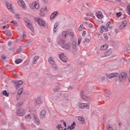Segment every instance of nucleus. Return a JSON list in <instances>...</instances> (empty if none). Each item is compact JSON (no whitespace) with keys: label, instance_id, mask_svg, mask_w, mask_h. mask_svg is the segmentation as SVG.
Returning a JSON list of instances; mask_svg holds the SVG:
<instances>
[{"label":"nucleus","instance_id":"nucleus-1","mask_svg":"<svg viewBox=\"0 0 130 130\" xmlns=\"http://www.w3.org/2000/svg\"><path fill=\"white\" fill-rule=\"evenodd\" d=\"M81 42H82V38H79L78 39V44H77V41H74L72 42L71 44L72 49L73 50V55H76L78 53V48L77 46L78 45L80 46L81 44Z\"/></svg>","mask_w":130,"mask_h":130},{"label":"nucleus","instance_id":"nucleus-2","mask_svg":"<svg viewBox=\"0 0 130 130\" xmlns=\"http://www.w3.org/2000/svg\"><path fill=\"white\" fill-rule=\"evenodd\" d=\"M34 118V121L35 123L37 124H39L40 123V120L38 118V117L36 115L32 114H28L24 116L25 119H31Z\"/></svg>","mask_w":130,"mask_h":130},{"label":"nucleus","instance_id":"nucleus-3","mask_svg":"<svg viewBox=\"0 0 130 130\" xmlns=\"http://www.w3.org/2000/svg\"><path fill=\"white\" fill-rule=\"evenodd\" d=\"M23 21L25 22V25L26 26L27 28L33 32L34 31V28H33V25H32V24H31V21L29 20V19L24 18L23 19Z\"/></svg>","mask_w":130,"mask_h":130},{"label":"nucleus","instance_id":"nucleus-4","mask_svg":"<svg viewBox=\"0 0 130 130\" xmlns=\"http://www.w3.org/2000/svg\"><path fill=\"white\" fill-rule=\"evenodd\" d=\"M111 22H107L106 25H102L101 26V30L100 31V33H103V32H108V27L110 26Z\"/></svg>","mask_w":130,"mask_h":130},{"label":"nucleus","instance_id":"nucleus-5","mask_svg":"<svg viewBox=\"0 0 130 130\" xmlns=\"http://www.w3.org/2000/svg\"><path fill=\"white\" fill-rule=\"evenodd\" d=\"M34 21L36 23H38L40 26H42L43 27L45 26V22L40 19V18L34 17Z\"/></svg>","mask_w":130,"mask_h":130},{"label":"nucleus","instance_id":"nucleus-6","mask_svg":"<svg viewBox=\"0 0 130 130\" xmlns=\"http://www.w3.org/2000/svg\"><path fill=\"white\" fill-rule=\"evenodd\" d=\"M78 106L79 108H81V109H84V108L89 109L90 108V103H80Z\"/></svg>","mask_w":130,"mask_h":130},{"label":"nucleus","instance_id":"nucleus-7","mask_svg":"<svg viewBox=\"0 0 130 130\" xmlns=\"http://www.w3.org/2000/svg\"><path fill=\"white\" fill-rule=\"evenodd\" d=\"M126 78H127V75H126V73L125 72H122L118 76V80L120 81H124L125 79H126Z\"/></svg>","mask_w":130,"mask_h":130},{"label":"nucleus","instance_id":"nucleus-8","mask_svg":"<svg viewBox=\"0 0 130 130\" xmlns=\"http://www.w3.org/2000/svg\"><path fill=\"white\" fill-rule=\"evenodd\" d=\"M16 114L18 116H24V115H25V110L23 108L18 109Z\"/></svg>","mask_w":130,"mask_h":130},{"label":"nucleus","instance_id":"nucleus-9","mask_svg":"<svg viewBox=\"0 0 130 130\" xmlns=\"http://www.w3.org/2000/svg\"><path fill=\"white\" fill-rule=\"evenodd\" d=\"M107 77L108 79H112V78H117L119 76L118 73H112L106 74Z\"/></svg>","mask_w":130,"mask_h":130},{"label":"nucleus","instance_id":"nucleus-10","mask_svg":"<svg viewBox=\"0 0 130 130\" xmlns=\"http://www.w3.org/2000/svg\"><path fill=\"white\" fill-rule=\"evenodd\" d=\"M61 47L63 49L71 50V49L72 48V45L70 43H67L66 44L65 43L64 44L62 45Z\"/></svg>","mask_w":130,"mask_h":130},{"label":"nucleus","instance_id":"nucleus-11","mask_svg":"<svg viewBox=\"0 0 130 130\" xmlns=\"http://www.w3.org/2000/svg\"><path fill=\"white\" fill-rule=\"evenodd\" d=\"M84 94H85V91H81L80 95H81V98H82V99L86 100V101H90L91 100V98L85 95Z\"/></svg>","mask_w":130,"mask_h":130},{"label":"nucleus","instance_id":"nucleus-12","mask_svg":"<svg viewBox=\"0 0 130 130\" xmlns=\"http://www.w3.org/2000/svg\"><path fill=\"white\" fill-rule=\"evenodd\" d=\"M18 4L20 7H21L22 9L24 10H26V4H25V2L23 0H18Z\"/></svg>","mask_w":130,"mask_h":130},{"label":"nucleus","instance_id":"nucleus-13","mask_svg":"<svg viewBox=\"0 0 130 130\" xmlns=\"http://www.w3.org/2000/svg\"><path fill=\"white\" fill-rule=\"evenodd\" d=\"M59 57L60 59L62 60V61H63V62H67V60H68V58L64 55V53L59 54Z\"/></svg>","mask_w":130,"mask_h":130},{"label":"nucleus","instance_id":"nucleus-14","mask_svg":"<svg viewBox=\"0 0 130 130\" xmlns=\"http://www.w3.org/2000/svg\"><path fill=\"white\" fill-rule=\"evenodd\" d=\"M30 9H36L38 10L39 9V4L37 3H33L32 4L29 5Z\"/></svg>","mask_w":130,"mask_h":130},{"label":"nucleus","instance_id":"nucleus-15","mask_svg":"<svg viewBox=\"0 0 130 130\" xmlns=\"http://www.w3.org/2000/svg\"><path fill=\"white\" fill-rule=\"evenodd\" d=\"M95 16L98 19H102L103 18V14H102V12L99 10L96 11Z\"/></svg>","mask_w":130,"mask_h":130},{"label":"nucleus","instance_id":"nucleus-16","mask_svg":"<svg viewBox=\"0 0 130 130\" xmlns=\"http://www.w3.org/2000/svg\"><path fill=\"white\" fill-rule=\"evenodd\" d=\"M6 5L8 10H9L10 12H12V11H13V5L11 3H9L8 2H6Z\"/></svg>","mask_w":130,"mask_h":130},{"label":"nucleus","instance_id":"nucleus-17","mask_svg":"<svg viewBox=\"0 0 130 130\" xmlns=\"http://www.w3.org/2000/svg\"><path fill=\"white\" fill-rule=\"evenodd\" d=\"M69 35H70V31L69 30L63 31L62 32V38H66V37H68V36H69Z\"/></svg>","mask_w":130,"mask_h":130},{"label":"nucleus","instance_id":"nucleus-18","mask_svg":"<svg viewBox=\"0 0 130 130\" xmlns=\"http://www.w3.org/2000/svg\"><path fill=\"white\" fill-rule=\"evenodd\" d=\"M13 83L16 89H19L20 86L23 84V82H14Z\"/></svg>","mask_w":130,"mask_h":130},{"label":"nucleus","instance_id":"nucleus-19","mask_svg":"<svg viewBox=\"0 0 130 130\" xmlns=\"http://www.w3.org/2000/svg\"><path fill=\"white\" fill-rule=\"evenodd\" d=\"M48 61L50 64L53 65L55 64V61H54V58L52 57H49V59L48 60Z\"/></svg>","mask_w":130,"mask_h":130},{"label":"nucleus","instance_id":"nucleus-20","mask_svg":"<svg viewBox=\"0 0 130 130\" xmlns=\"http://www.w3.org/2000/svg\"><path fill=\"white\" fill-rule=\"evenodd\" d=\"M126 24H127L126 20H123L122 24L119 26V29H123L126 26Z\"/></svg>","mask_w":130,"mask_h":130},{"label":"nucleus","instance_id":"nucleus-21","mask_svg":"<svg viewBox=\"0 0 130 130\" xmlns=\"http://www.w3.org/2000/svg\"><path fill=\"white\" fill-rule=\"evenodd\" d=\"M46 116V111L42 110L40 112V117H41V118H45Z\"/></svg>","mask_w":130,"mask_h":130},{"label":"nucleus","instance_id":"nucleus-22","mask_svg":"<svg viewBox=\"0 0 130 130\" xmlns=\"http://www.w3.org/2000/svg\"><path fill=\"white\" fill-rule=\"evenodd\" d=\"M58 14V12L55 11L51 15L50 17V20H53L54 19L55 17H56V15Z\"/></svg>","mask_w":130,"mask_h":130},{"label":"nucleus","instance_id":"nucleus-23","mask_svg":"<svg viewBox=\"0 0 130 130\" xmlns=\"http://www.w3.org/2000/svg\"><path fill=\"white\" fill-rule=\"evenodd\" d=\"M78 119L81 124H84L85 123V119H84V118L83 117L79 116L78 117Z\"/></svg>","mask_w":130,"mask_h":130},{"label":"nucleus","instance_id":"nucleus-24","mask_svg":"<svg viewBox=\"0 0 130 130\" xmlns=\"http://www.w3.org/2000/svg\"><path fill=\"white\" fill-rule=\"evenodd\" d=\"M111 53H112V51H111V50H108L105 52V56H109V55H111Z\"/></svg>","mask_w":130,"mask_h":130},{"label":"nucleus","instance_id":"nucleus-25","mask_svg":"<svg viewBox=\"0 0 130 130\" xmlns=\"http://www.w3.org/2000/svg\"><path fill=\"white\" fill-rule=\"evenodd\" d=\"M82 43L84 46H87V44L86 43H90V39H85L84 41H82Z\"/></svg>","mask_w":130,"mask_h":130},{"label":"nucleus","instance_id":"nucleus-26","mask_svg":"<svg viewBox=\"0 0 130 130\" xmlns=\"http://www.w3.org/2000/svg\"><path fill=\"white\" fill-rule=\"evenodd\" d=\"M23 92V88H20L17 91V99H19V98H20V96L21 95V94Z\"/></svg>","mask_w":130,"mask_h":130},{"label":"nucleus","instance_id":"nucleus-27","mask_svg":"<svg viewBox=\"0 0 130 130\" xmlns=\"http://www.w3.org/2000/svg\"><path fill=\"white\" fill-rule=\"evenodd\" d=\"M66 43V41L62 40V39H60V40H58V44H59V45H63V44H64Z\"/></svg>","mask_w":130,"mask_h":130},{"label":"nucleus","instance_id":"nucleus-28","mask_svg":"<svg viewBox=\"0 0 130 130\" xmlns=\"http://www.w3.org/2000/svg\"><path fill=\"white\" fill-rule=\"evenodd\" d=\"M75 127H76V123L75 122H73L71 125L68 127V128L69 129H74Z\"/></svg>","mask_w":130,"mask_h":130},{"label":"nucleus","instance_id":"nucleus-29","mask_svg":"<svg viewBox=\"0 0 130 130\" xmlns=\"http://www.w3.org/2000/svg\"><path fill=\"white\" fill-rule=\"evenodd\" d=\"M107 48H108V45H107V44L103 45V46H102L101 47V49L102 50H106V49H107Z\"/></svg>","mask_w":130,"mask_h":130},{"label":"nucleus","instance_id":"nucleus-30","mask_svg":"<svg viewBox=\"0 0 130 130\" xmlns=\"http://www.w3.org/2000/svg\"><path fill=\"white\" fill-rule=\"evenodd\" d=\"M38 59H39V56H37L34 57L32 62L33 64H36Z\"/></svg>","mask_w":130,"mask_h":130},{"label":"nucleus","instance_id":"nucleus-31","mask_svg":"<svg viewBox=\"0 0 130 130\" xmlns=\"http://www.w3.org/2000/svg\"><path fill=\"white\" fill-rule=\"evenodd\" d=\"M59 90H60V87L58 85L55 86L54 88L53 89L54 92H58Z\"/></svg>","mask_w":130,"mask_h":130},{"label":"nucleus","instance_id":"nucleus-32","mask_svg":"<svg viewBox=\"0 0 130 130\" xmlns=\"http://www.w3.org/2000/svg\"><path fill=\"white\" fill-rule=\"evenodd\" d=\"M58 26V23H56L54 25V28H53V33H55V32H56V31H57L56 28H57Z\"/></svg>","mask_w":130,"mask_h":130},{"label":"nucleus","instance_id":"nucleus-33","mask_svg":"<svg viewBox=\"0 0 130 130\" xmlns=\"http://www.w3.org/2000/svg\"><path fill=\"white\" fill-rule=\"evenodd\" d=\"M5 34L7 35V36H12V32L9 30L6 31Z\"/></svg>","mask_w":130,"mask_h":130},{"label":"nucleus","instance_id":"nucleus-34","mask_svg":"<svg viewBox=\"0 0 130 130\" xmlns=\"http://www.w3.org/2000/svg\"><path fill=\"white\" fill-rule=\"evenodd\" d=\"M22 61H23V60H22L21 59H16L15 60V62L17 64H19V63H21V62H22Z\"/></svg>","mask_w":130,"mask_h":130},{"label":"nucleus","instance_id":"nucleus-35","mask_svg":"<svg viewBox=\"0 0 130 130\" xmlns=\"http://www.w3.org/2000/svg\"><path fill=\"white\" fill-rule=\"evenodd\" d=\"M36 102L38 104H40L42 102L41 101V99L40 98H38L37 99H36Z\"/></svg>","mask_w":130,"mask_h":130},{"label":"nucleus","instance_id":"nucleus-36","mask_svg":"<svg viewBox=\"0 0 130 130\" xmlns=\"http://www.w3.org/2000/svg\"><path fill=\"white\" fill-rule=\"evenodd\" d=\"M3 94L4 96H7V97H8L9 96V93L7 91V90H4L3 91Z\"/></svg>","mask_w":130,"mask_h":130},{"label":"nucleus","instance_id":"nucleus-37","mask_svg":"<svg viewBox=\"0 0 130 130\" xmlns=\"http://www.w3.org/2000/svg\"><path fill=\"white\" fill-rule=\"evenodd\" d=\"M14 17H15V19H16V20H19V19H20V14H15Z\"/></svg>","mask_w":130,"mask_h":130},{"label":"nucleus","instance_id":"nucleus-38","mask_svg":"<svg viewBox=\"0 0 130 130\" xmlns=\"http://www.w3.org/2000/svg\"><path fill=\"white\" fill-rule=\"evenodd\" d=\"M21 105H23V102L18 103L16 104V106H17V107H18V108H20V107Z\"/></svg>","mask_w":130,"mask_h":130},{"label":"nucleus","instance_id":"nucleus-39","mask_svg":"<svg viewBox=\"0 0 130 130\" xmlns=\"http://www.w3.org/2000/svg\"><path fill=\"white\" fill-rule=\"evenodd\" d=\"M11 23L12 24H14V25L15 27L18 26V23L16 22H15L14 20H12L11 21Z\"/></svg>","mask_w":130,"mask_h":130},{"label":"nucleus","instance_id":"nucleus-40","mask_svg":"<svg viewBox=\"0 0 130 130\" xmlns=\"http://www.w3.org/2000/svg\"><path fill=\"white\" fill-rule=\"evenodd\" d=\"M83 27H84V25L83 24H81L80 26L78 27V30L81 31L82 30H83Z\"/></svg>","mask_w":130,"mask_h":130},{"label":"nucleus","instance_id":"nucleus-41","mask_svg":"<svg viewBox=\"0 0 130 130\" xmlns=\"http://www.w3.org/2000/svg\"><path fill=\"white\" fill-rule=\"evenodd\" d=\"M69 35L71 36V37H72V38H74V36L75 35V34L74 33V32H70L69 31Z\"/></svg>","mask_w":130,"mask_h":130},{"label":"nucleus","instance_id":"nucleus-42","mask_svg":"<svg viewBox=\"0 0 130 130\" xmlns=\"http://www.w3.org/2000/svg\"><path fill=\"white\" fill-rule=\"evenodd\" d=\"M22 51V47L19 46V48L17 49V52L20 53Z\"/></svg>","mask_w":130,"mask_h":130},{"label":"nucleus","instance_id":"nucleus-43","mask_svg":"<svg viewBox=\"0 0 130 130\" xmlns=\"http://www.w3.org/2000/svg\"><path fill=\"white\" fill-rule=\"evenodd\" d=\"M86 5L88 7V8H91L92 7V3H86Z\"/></svg>","mask_w":130,"mask_h":130},{"label":"nucleus","instance_id":"nucleus-44","mask_svg":"<svg viewBox=\"0 0 130 130\" xmlns=\"http://www.w3.org/2000/svg\"><path fill=\"white\" fill-rule=\"evenodd\" d=\"M107 128L108 130H113V129L112 128V127H111V126L109 125H107Z\"/></svg>","mask_w":130,"mask_h":130},{"label":"nucleus","instance_id":"nucleus-45","mask_svg":"<svg viewBox=\"0 0 130 130\" xmlns=\"http://www.w3.org/2000/svg\"><path fill=\"white\" fill-rule=\"evenodd\" d=\"M125 48L127 50H130V45H129V44L126 45Z\"/></svg>","mask_w":130,"mask_h":130},{"label":"nucleus","instance_id":"nucleus-46","mask_svg":"<svg viewBox=\"0 0 130 130\" xmlns=\"http://www.w3.org/2000/svg\"><path fill=\"white\" fill-rule=\"evenodd\" d=\"M104 38L106 40H108V36H107V35H106V34H104Z\"/></svg>","mask_w":130,"mask_h":130},{"label":"nucleus","instance_id":"nucleus-47","mask_svg":"<svg viewBox=\"0 0 130 130\" xmlns=\"http://www.w3.org/2000/svg\"><path fill=\"white\" fill-rule=\"evenodd\" d=\"M40 16L41 17H44V12H42V11L40 10Z\"/></svg>","mask_w":130,"mask_h":130},{"label":"nucleus","instance_id":"nucleus-48","mask_svg":"<svg viewBox=\"0 0 130 130\" xmlns=\"http://www.w3.org/2000/svg\"><path fill=\"white\" fill-rule=\"evenodd\" d=\"M116 16L118 18L121 16V13L120 12L116 13Z\"/></svg>","mask_w":130,"mask_h":130},{"label":"nucleus","instance_id":"nucleus-49","mask_svg":"<svg viewBox=\"0 0 130 130\" xmlns=\"http://www.w3.org/2000/svg\"><path fill=\"white\" fill-rule=\"evenodd\" d=\"M52 68H53L54 70H56V69H57V66L54 64L53 65Z\"/></svg>","mask_w":130,"mask_h":130},{"label":"nucleus","instance_id":"nucleus-50","mask_svg":"<svg viewBox=\"0 0 130 130\" xmlns=\"http://www.w3.org/2000/svg\"><path fill=\"white\" fill-rule=\"evenodd\" d=\"M21 126L22 128H23V129H26V127H25V126L24 125L23 123H21Z\"/></svg>","mask_w":130,"mask_h":130},{"label":"nucleus","instance_id":"nucleus-51","mask_svg":"<svg viewBox=\"0 0 130 130\" xmlns=\"http://www.w3.org/2000/svg\"><path fill=\"white\" fill-rule=\"evenodd\" d=\"M88 27H89V28H93V24H92L91 23L89 24Z\"/></svg>","mask_w":130,"mask_h":130},{"label":"nucleus","instance_id":"nucleus-52","mask_svg":"<svg viewBox=\"0 0 130 130\" xmlns=\"http://www.w3.org/2000/svg\"><path fill=\"white\" fill-rule=\"evenodd\" d=\"M56 127H57V128H58L59 129V128H62V127H61V125L60 124H58Z\"/></svg>","mask_w":130,"mask_h":130},{"label":"nucleus","instance_id":"nucleus-53","mask_svg":"<svg viewBox=\"0 0 130 130\" xmlns=\"http://www.w3.org/2000/svg\"><path fill=\"white\" fill-rule=\"evenodd\" d=\"M84 20H85V21H90V18H89L88 17H85L84 18Z\"/></svg>","mask_w":130,"mask_h":130},{"label":"nucleus","instance_id":"nucleus-54","mask_svg":"<svg viewBox=\"0 0 130 130\" xmlns=\"http://www.w3.org/2000/svg\"><path fill=\"white\" fill-rule=\"evenodd\" d=\"M86 36V31H83L82 32V36L84 37Z\"/></svg>","mask_w":130,"mask_h":130},{"label":"nucleus","instance_id":"nucleus-55","mask_svg":"<svg viewBox=\"0 0 130 130\" xmlns=\"http://www.w3.org/2000/svg\"><path fill=\"white\" fill-rule=\"evenodd\" d=\"M73 89H74V87L73 86H69L68 87V90H72Z\"/></svg>","mask_w":130,"mask_h":130},{"label":"nucleus","instance_id":"nucleus-56","mask_svg":"<svg viewBox=\"0 0 130 130\" xmlns=\"http://www.w3.org/2000/svg\"><path fill=\"white\" fill-rule=\"evenodd\" d=\"M8 46H11L12 45V42H8Z\"/></svg>","mask_w":130,"mask_h":130},{"label":"nucleus","instance_id":"nucleus-57","mask_svg":"<svg viewBox=\"0 0 130 130\" xmlns=\"http://www.w3.org/2000/svg\"><path fill=\"white\" fill-rule=\"evenodd\" d=\"M42 1L44 2V3L45 4H47V3H48V0H42Z\"/></svg>","mask_w":130,"mask_h":130},{"label":"nucleus","instance_id":"nucleus-58","mask_svg":"<svg viewBox=\"0 0 130 130\" xmlns=\"http://www.w3.org/2000/svg\"><path fill=\"white\" fill-rule=\"evenodd\" d=\"M87 91L88 92L87 94H90V92H91V89H88L87 90Z\"/></svg>","mask_w":130,"mask_h":130},{"label":"nucleus","instance_id":"nucleus-59","mask_svg":"<svg viewBox=\"0 0 130 130\" xmlns=\"http://www.w3.org/2000/svg\"><path fill=\"white\" fill-rule=\"evenodd\" d=\"M47 41L49 42V43H50V38H47Z\"/></svg>","mask_w":130,"mask_h":130},{"label":"nucleus","instance_id":"nucleus-60","mask_svg":"<svg viewBox=\"0 0 130 130\" xmlns=\"http://www.w3.org/2000/svg\"><path fill=\"white\" fill-rule=\"evenodd\" d=\"M24 38H26V35H23V36H22V39H24Z\"/></svg>","mask_w":130,"mask_h":130},{"label":"nucleus","instance_id":"nucleus-61","mask_svg":"<svg viewBox=\"0 0 130 130\" xmlns=\"http://www.w3.org/2000/svg\"><path fill=\"white\" fill-rule=\"evenodd\" d=\"M122 60H124V61H125V62H126V59H125V58H122Z\"/></svg>","mask_w":130,"mask_h":130},{"label":"nucleus","instance_id":"nucleus-62","mask_svg":"<svg viewBox=\"0 0 130 130\" xmlns=\"http://www.w3.org/2000/svg\"><path fill=\"white\" fill-rule=\"evenodd\" d=\"M125 18H126V16L123 15L122 19H125Z\"/></svg>","mask_w":130,"mask_h":130},{"label":"nucleus","instance_id":"nucleus-63","mask_svg":"<svg viewBox=\"0 0 130 130\" xmlns=\"http://www.w3.org/2000/svg\"><path fill=\"white\" fill-rule=\"evenodd\" d=\"M102 80H103V81H104V80H105V77H102Z\"/></svg>","mask_w":130,"mask_h":130},{"label":"nucleus","instance_id":"nucleus-64","mask_svg":"<svg viewBox=\"0 0 130 130\" xmlns=\"http://www.w3.org/2000/svg\"><path fill=\"white\" fill-rule=\"evenodd\" d=\"M6 27H7L6 25H4L3 27V29H5L6 28Z\"/></svg>","mask_w":130,"mask_h":130}]
</instances>
